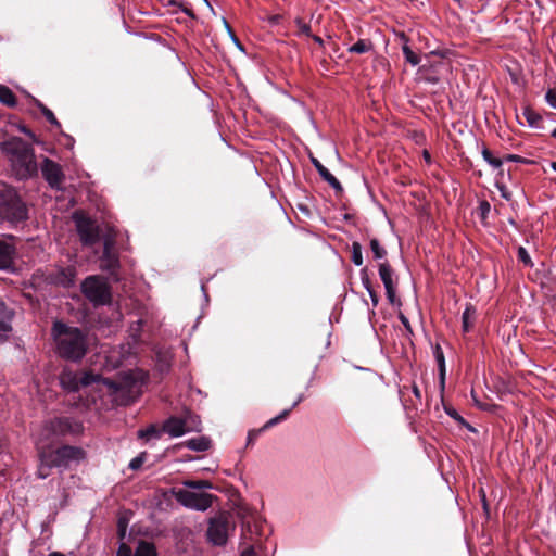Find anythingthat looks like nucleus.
<instances>
[{
    "label": "nucleus",
    "mask_w": 556,
    "mask_h": 556,
    "mask_svg": "<svg viewBox=\"0 0 556 556\" xmlns=\"http://www.w3.org/2000/svg\"><path fill=\"white\" fill-rule=\"evenodd\" d=\"M379 277L384 286V289L388 287H395L393 281V269L391 268L388 262L380 263L379 266Z\"/></svg>",
    "instance_id": "obj_19"
},
{
    "label": "nucleus",
    "mask_w": 556,
    "mask_h": 556,
    "mask_svg": "<svg viewBox=\"0 0 556 556\" xmlns=\"http://www.w3.org/2000/svg\"><path fill=\"white\" fill-rule=\"evenodd\" d=\"M174 494L176 501L179 504L186 508L198 511L207 510L212 506L213 500L215 498L213 494L204 492L199 493L187 489H179L175 491Z\"/></svg>",
    "instance_id": "obj_7"
},
{
    "label": "nucleus",
    "mask_w": 556,
    "mask_h": 556,
    "mask_svg": "<svg viewBox=\"0 0 556 556\" xmlns=\"http://www.w3.org/2000/svg\"><path fill=\"white\" fill-rule=\"evenodd\" d=\"M77 269L75 266H54L42 273L43 281L47 285L71 288L75 285Z\"/></svg>",
    "instance_id": "obj_8"
},
{
    "label": "nucleus",
    "mask_w": 556,
    "mask_h": 556,
    "mask_svg": "<svg viewBox=\"0 0 556 556\" xmlns=\"http://www.w3.org/2000/svg\"><path fill=\"white\" fill-rule=\"evenodd\" d=\"M311 162L314 165V167L316 168L317 173H319L320 169L325 168V166L316 157L312 156L311 157Z\"/></svg>",
    "instance_id": "obj_48"
},
{
    "label": "nucleus",
    "mask_w": 556,
    "mask_h": 556,
    "mask_svg": "<svg viewBox=\"0 0 556 556\" xmlns=\"http://www.w3.org/2000/svg\"><path fill=\"white\" fill-rule=\"evenodd\" d=\"M83 431V425L72 417H54L46 420L39 433L37 443L46 444L66 435H76Z\"/></svg>",
    "instance_id": "obj_4"
},
{
    "label": "nucleus",
    "mask_w": 556,
    "mask_h": 556,
    "mask_svg": "<svg viewBox=\"0 0 556 556\" xmlns=\"http://www.w3.org/2000/svg\"><path fill=\"white\" fill-rule=\"evenodd\" d=\"M479 211L482 218H485L491 211V205L486 200H482L479 203Z\"/></svg>",
    "instance_id": "obj_41"
},
{
    "label": "nucleus",
    "mask_w": 556,
    "mask_h": 556,
    "mask_svg": "<svg viewBox=\"0 0 556 556\" xmlns=\"http://www.w3.org/2000/svg\"><path fill=\"white\" fill-rule=\"evenodd\" d=\"M223 22H224V25H225V27H226V29H227V33H228L230 36H231V35H235V34H233V31H232V29H231V27H230V25L228 24V22H227L225 18L223 20Z\"/></svg>",
    "instance_id": "obj_55"
},
{
    "label": "nucleus",
    "mask_w": 556,
    "mask_h": 556,
    "mask_svg": "<svg viewBox=\"0 0 556 556\" xmlns=\"http://www.w3.org/2000/svg\"><path fill=\"white\" fill-rule=\"evenodd\" d=\"M0 102L8 106H14L16 104L14 93L10 88L3 85H0Z\"/></svg>",
    "instance_id": "obj_25"
},
{
    "label": "nucleus",
    "mask_w": 556,
    "mask_h": 556,
    "mask_svg": "<svg viewBox=\"0 0 556 556\" xmlns=\"http://www.w3.org/2000/svg\"><path fill=\"white\" fill-rule=\"evenodd\" d=\"M117 531H118L119 539L123 540L125 538V535H126L127 522L124 519H122V518L118 520Z\"/></svg>",
    "instance_id": "obj_44"
},
{
    "label": "nucleus",
    "mask_w": 556,
    "mask_h": 556,
    "mask_svg": "<svg viewBox=\"0 0 556 556\" xmlns=\"http://www.w3.org/2000/svg\"><path fill=\"white\" fill-rule=\"evenodd\" d=\"M289 416V410H282L279 415L276 417L270 418L268 421L265 422V425L260 429H253L250 430L248 433V442L247 444H253L254 441L257 439V437L265 430L278 425L282 420H285Z\"/></svg>",
    "instance_id": "obj_16"
},
{
    "label": "nucleus",
    "mask_w": 556,
    "mask_h": 556,
    "mask_svg": "<svg viewBox=\"0 0 556 556\" xmlns=\"http://www.w3.org/2000/svg\"><path fill=\"white\" fill-rule=\"evenodd\" d=\"M2 151L8 156L12 172L18 180H26L37 175L38 165L34 149L21 138L14 137L2 143Z\"/></svg>",
    "instance_id": "obj_2"
},
{
    "label": "nucleus",
    "mask_w": 556,
    "mask_h": 556,
    "mask_svg": "<svg viewBox=\"0 0 556 556\" xmlns=\"http://www.w3.org/2000/svg\"><path fill=\"white\" fill-rule=\"evenodd\" d=\"M41 173L46 181L51 188L60 189L64 179L61 166L52 160L46 157L40 166Z\"/></svg>",
    "instance_id": "obj_14"
},
{
    "label": "nucleus",
    "mask_w": 556,
    "mask_h": 556,
    "mask_svg": "<svg viewBox=\"0 0 556 556\" xmlns=\"http://www.w3.org/2000/svg\"><path fill=\"white\" fill-rule=\"evenodd\" d=\"M475 311L471 307H467L463 313V327L467 331L470 327V318L473 316Z\"/></svg>",
    "instance_id": "obj_37"
},
{
    "label": "nucleus",
    "mask_w": 556,
    "mask_h": 556,
    "mask_svg": "<svg viewBox=\"0 0 556 556\" xmlns=\"http://www.w3.org/2000/svg\"><path fill=\"white\" fill-rule=\"evenodd\" d=\"M351 251H352V262L356 266H361L363 264V252H362L361 243H358L356 241L353 242Z\"/></svg>",
    "instance_id": "obj_32"
},
{
    "label": "nucleus",
    "mask_w": 556,
    "mask_h": 556,
    "mask_svg": "<svg viewBox=\"0 0 556 556\" xmlns=\"http://www.w3.org/2000/svg\"><path fill=\"white\" fill-rule=\"evenodd\" d=\"M495 187L498 189L501 197L503 199H505L506 201H509L511 199V193L508 191L505 185L496 182Z\"/></svg>",
    "instance_id": "obj_40"
},
{
    "label": "nucleus",
    "mask_w": 556,
    "mask_h": 556,
    "mask_svg": "<svg viewBox=\"0 0 556 556\" xmlns=\"http://www.w3.org/2000/svg\"><path fill=\"white\" fill-rule=\"evenodd\" d=\"M368 294L370 296L374 307H376L379 303V296H378L377 292L375 290H369Z\"/></svg>",
    "instance_id": "obj_47"
},
{
    "label": "nucleus",
    "mask_w": 556,
    "mask_h": 556,
    "mask_svg": "<svg viewBox=\"0 0 556 556\" xmlns=\"http://www.w3.org/2000/svg\"><path fill=\"white\" fill-rule=\"evenodd\" d=\"M372 49V45L369 40L359 39L357 42L349 48V52L363 54Z\"/></svg>",
    "instance_id": "obj_27"
},
{
    "label": "nucleus",
    "mask_w": 556,
    "mask_h": 556,
    "mask_svg": "<svg viewBox=\"0 0 556 556\" xmlns=\"http://www.w3.org/2000/svg\"><path fill=\"white\" fill-rule=\"evenodd\" d=\"M399 319L401 320V323L404 326V328L406 329V331L408 333H412L413 330H412V327H410L408 318L404 314H400L399 315Z\"/></svg>",
    "instance_id": "obj_45"
},
{
    "label": "nucleus",
    "mask_w": 556,
    "mask_h": 556,
    "mask_svg": "<svg viewBox=\"0 0 556 556\" xmlns=\"http://www.w3.org/2000/svg\"><path fill=\"white\" fill-rule=\"evenodd\" d=\"M435 358H437V362H438V364L440 366L441 375L443 376L444 375L445 361H444V355H443V353H442V351L440 350L439 346L437 348V351H435Z\"/></svg>",
    "instance_id": "obj_43"
},
{
    "label": "nucleus",
    "mask_w": 556,
    "mask_h": 556,
    "mask_svg": "<svg viewBox=\"0 0 556 556\" xmlns=\"http://www.w3.org/2000/svg\"><path fill=\"white\" fill-rule=\"evenodd\" d=\"M186 446L192 451L205 452L211 446V440L206 437L192 438L186 442Z\"/></svg>",
    "instance_id": "obj_20"
},
{
    "label": "nucleus",
    "mask_w": 556,
    "mask_h": 556,
    "mask_svg": "<svg viewBox=\"0 0 556 556\" xmlns=\"http://www.w3.org/2000/svg\"><path fill=\"white\" fill-rule=\"evenodd\" d=\"M241 556H256V554L254 552V548L250 546L241 553Z\"/></svg>",
    "instance_id": "obj_51"
},
{
    "label": "nucleus",
    "mask_w": 556,
    "mask_h": 556,
    "mask_svg": "<svg viewBox=\"0 0 556 556\" xmlns=\"http://www.w3.org/2000/svg\"><path fill=\"white\" fill-rule=\"evenodd\" d=\"M134 556H157V554L152 543L140 541Z\"/></svg>",
    "instance_id": "obj_23"
},
{
    "label": "nucleus",
    "mask_w": 556,
    "mask_h": 556,
    "mask_svg": "<svg viewBox=\"0 0 556 556\" xmlns=\"http://www.w3.org/2000/svg\"><path fill=\"white\" fill-rule=\"evenodd\" d=\"M163 431V428L160 429L157 428L155 425H150L148 428L146 429H140L138 431V437L141 438V439H146L147 441L151 440V439H159L161 437Z\"/></svg>",
    "instance_id": "obj_22"
},
{
    "label": "nucleus",
    "mask_w": 556,
    "mask_h": 556,
    "mask_svg": "<svg viewBox=\"0 0 556 556\" xmlns=\"http://www.w3.org/2000/svg\"><path fill=\"white\" fill-rule=\"evenodd\" d=\"M445 413L453 418L454 420L458 421L459 424L466 426L469 430H473V428L467 424V421L457 413V410L453 407H445Z\"/></svg>",
    "instance_id": "obj_33"
},
{
    "label": "nucleus",
    "mask_w": 556,
    "mask_h": 556,
    "mask_svg": "<svg viewBox=\"0 0 556 556\" xmlns=\"http://www.w3.org/2000/svg\"><path fill=\"white\" fill-rule=\"evenodd\" d=\"M48 556H65V555L62 553H59V552H52Z\"/></svg>",
    "instance_id": "obj_58"
},
{
    "label": "nucleus",
    "mask_w": 556,
    "mask_h": 556,
    "mask_svg": "<svg viewBox=\"0 0 556 556\" xmlns=\"http://www.w3.org/2000/svg\"><path fill=\"white\" fill-rule=\"evenodd\" d=\"M62 384L70 391H76L80 387H88L93 383L101 382L108 388L111 394H115L119 390V384L109 378H103L99 374L81 372L79 376L63 375L61 378Z\"/></svg>",
    "instance_id": "obj_6"
},
{
    "label": "nucleus",
    "mask_w": 556,
    "mask_h": 556,
    "mask_svg": "<svg viewBox=\"0 0 556 556\" xmlns=\"http://www.w3.org/2000/svg\"><path fill=\"white\" fill-rule=\"evenodd\" d=\"M184 485L191 490H206L213 488L212 483L207 480H186L184 481Z\"/></svg>",
    "instance_id": "obj_30"
},
{
    "label": "nucleus",
    "mask_w": 556,
    "mask_h": 556,
    "mask_svg": "<svg viewBox=\"0 0 556 556\" xmlns=\"http://www.w3.org/2000/svg\"><path fill=\"white\" fill-rule=\"evenodd\" d=\"M359 276H361L362 285L367 290V292H369V290H374L370 279H369L368 269L366 267L361 269Z\"/></svg>",
    "instance_id": "obj_36"
},
{
    "label": "nucleus",
    "mask_w": 556,
    "mask_h": 556,
    "mask_svg": "<svg viewBox=\"0 0 556 556\" xmlns=\"http://www.w3.org/2000/svg\"><path fill=\"white\" fill-rule=\"evenodd\" d=\"M545 101L547 104L556 110V89H548L545 93Z\"/></svg>",
    "instance_id": "obj_39"
},
{
    "label": "nucleus",
    "mask_w": 556,
    "mask_h": 556,
    "mask_svg": "<svg viewBox=\"0 0 556 556\" xmlns=\"http://www.w3.org/2000/svg\"><path fill=\"white\" fill-rule=\"evenodd\" d=\"M147 458V453L143 452V453H140L138 456H136L135 458H132L128 465V467L131 469V470H138L141 468V466L143 465L144 460Z\"/></svg>",
    "instance_id": "obj_35"
},
{
    "label": "nucleus",
    "mask_w": 556,
    "mask_h": 556,
    "mask_svg": "<svg viewBox=\"0 0 556 556\" xmlns=\"http://www.w3.org/2000/svg\"><path fill=\"white\" fill-rule=\"evenodd\" d=\"M73 218L77 233L84 245H93L100 240V229L93 220L81 213H75Z\"/></svg>",
    "instance_id": "obj_10"
},
{
    "label": "nucleus",
    "mask_w": 556,
    "mask_h": 556,
    "mask_svg": "<svg viewBox=\"0 0 556 556\" xmlns=\"http://www.w3.org/2000/svg\"><path fill=\"white\" fill-rule=\"evenodd\" d=\"M34 103L37 105V108L41 111L43 116L47 118V121L56 126L60 127V123L58 122L56 117L54 116L53 112L48 109L45 104H42L39 100L33 99Z\"/></svg>",
    "instance_id": "obj_28"
},
{
    "label": "nucleus",
    "mask_w": 556,
    "mask_h": 556,
    "mask_svg": "<svg viewBox=\"0 0 556 556\" xmlns=\"http://www.w3.org/2000/svg\"><path fill=\"white\" fill-rule=\"evenodd\" d=\"M304 400V394H300L296 400L293 402L290 408H287L286 410H289V414L293 408H295L302 401Z\"/></svg>",
    "instance_id": "obj_49"
},
{
    "label": "nucleus",
    "mask_w": 556,
    "mask_h": 556,
    "mask_svg": "<svg viewBox=\"0 0 556 556\" xmlns=\"http://www.w3.org/2000/svg\"><path fill=\"white\" fill-rule=\"evenodd\" d=\"M46 452L56 468H66L70 466L71 462L79 460L84 456L81 448L70 445H63L52 450L48 446V443H46Z\"/></svg>",
    "instance_id": "obj_11"
},
{
    "label": "nucleus",
    "mask_w": 556,
    "mask_h": 556,
    "mask_svg": "<svg viewBox=\"0 0 556 556\" xmlns=\"http://www.w3.org/2000/svg\"><path fill=\"white\" fill-rule=\"evenodd\" d=\"M402 39L404 40V43L402 46V52L404 54L405 61L409 63L412 66H417L421 61L420 56L410 49V47L407 43L408 39L405 37V35H402Z\"/></svg>",
    "instance_id": "obj_21"
},
{
    "label": "nucleus",
    "mask_w": 556,
    "mask_h": 556,
    "mask_svg": "<svg viewBox=\"0 0 556 556\" xmlns=\"http://www.w3.org/2000/svg\"><path fill=\"white\" fill-rule=\"evenodd\" d=\"M38 456H39V466L37 469V477L40 479H46L50 476L51 469L55 467V465L51 462L52 459L49 457L46 452V444L37 443Z\"/></svg>",
    "instance_id": "obj_15"
},
{
    "label": "nucleus",
    "mask_w": 556,
    "mask_h": 556,
    "mask_svg": "<svg viewBox=\"0 0 556 556\" xmlns=\"http://www.w3.org/2000/svg\"><path fill=\"white\" fill-rule=\"evenodd\" d=\"M386 295L390 304H400V301L396 298V287H388V289H386Z\"/></svg>",
    "instance_id": "obj_38"
},
{
    "label": "nucleus",
    "mask_w": 556,
    "mask_h": 556,
    "mask_svg": "<svg viewBox=\"0 0 556 556\" xmlns=\"http://www.w3.org/2000/svg\"><path fill=\"white\" fill-rule=\"evenodd\" d=\"M296 26L301 34L311 36V26L307 23L296 20Z\"/></svg>",
    "instance_id": "obj_42"
},
{
    "label": "nucleus",
    "mask_w": 556,
    "mask_h": 556,
    "mask_svg": "<svg viewBox=\"0 0 556 556\" xmlns=\"http://www.w3.org/2000/svg\"><path fill=\"white\" fill-rule=\"evenodd\" d=\"M200 421L197 416L188 413L184 418L169 417L163 425V431L173 438L181 437L187 432L200 431Z\"/></svg>",
    "instance_id": "obj_9"
},
{
    "label": "nucleus",
    "mask_w": 556,
    "mask_h": 556,
    "mask_svg": "<svg viewBox=\"0 0 556 556\" xmlns=\"http://www.w3.org/2000/svg\"><path fill=\"white\" fill-rule=\"evenodd\" d=\"M482 157L493 168H500L503 164V161L498 157H494L492 152L486 148L482 150Z\"/></svg>",
    "instance_id": "obj_31"
},
{
    "label": "nucleus",
    "mask_w": 556,
    "mask_h": 556,
    "mask_svg": "<svg viewBox=\"0 0 556 556\" xmlns=\"http://www.w3.org/2000/svg\"><path fill=\"white\" fill-rule=\"evenodd\" d=\"M223 22H224V25H225V27H226V29H227V33H228L230 36H231V35H235V34H233V31H232V29H231V27H230V25L228 24V22H227L225 18L223 20Z\"/></svg>",
    "instance_id": "obj_54"
},
{
    "label": "nucleus",
    "mask_w": 556,
    "mask_h": 556,
    "mask_svg": "<svg viewBox=\"0 0 556 556\" xmlns=\"http://www.w3.org/2000/svg\"><path fill=\"white\" fill-rule=\"evenodd\" d=\"M15 249L5 241L0 240V270H8L13 265Z\"/></svg>",
    "instance_id": "obj_17"
},
{
    "label": "nucleus",
    "mask_w": 556,
    "mask_h": 556,
    "mask_svg": "<svg viewBox=\"0 0 556 556\" xmlns=\"http://www.w3.org/2000/svg\"><path fill=\"white\" fill-rule=\"evenodd\" d=\"M369 245H370V250L374 254V257L376 260H382L386 257L387 255V251L386 249L380 244L379 240L377 238H371L370 239V242H369Z\"/></svg>",
    "instance_id": "obj_29"
},
{
    "label": "nucleus",
    "mask_w": 556,
    "mask_h": 556,
    "mask_svg": "<svg viewBox=\"0 0 556 556\" xmlns=\"http://www.w3.org/2000/svg\"><path fill=\"white\" fill-rule=\"evenodd\" d=\"M115 240L112 236L108 235L103 239V253L101 256L100 267L102 270L109 271L112 276L115 275L119 266V261L114 252Z\"/></svg>",
    "instance_id": "obj_13"
},
{
    "label": "nucleus",
    "mask_w": 556,
    "mask_h": 556,
    "mask_svg": "<svg viewBox=\"0 0 556 556\" xmlns=\"http://www.w3.org/2000/svg\"><path fill=\"white\" fill-rule=\"evenodd\" d=\"M182 12L186 13L188 16L193 17V13H192V11L190 9L184 8Z\"/></svg>",
    "instance_id": "obj_57"
},
{
    "label": "nucleus",
    "mask_w": 556,
    "mask_h": 556,
    "mask_svg": "<svg viewBox=\"0 0 556 556\" xmlns=\"http://www.w3.org/2000/svg\"><path fill=\"white\" fill-rule=\"evenodd\" d=\"M52 337L56 345L58 354L65 359L80 361L88 349L87 337L77 327H72L63 321H54Z\"/></svg>",
    "instance_id": "obj_1"
},
{
    "label": "nucleus",
    "mask_w": 556,
    "mask_h": 556,
    "mask_svg": "<svg viewBox=\"0 0 556 556\" xmlns=\"http://www.w3.org/2000/svg\"><path fill=\"white\" fill-rule=\"evenodd\" d=\"M522 115L530 127H539L542 122L541 115L528 106L523 109Z\"/></svg>",
    "instance_id": "obj_24"
},
{
    "label": "nucleus",
    "mask_w": 556,
    "mask_h": 556,
    "mask_svg": "<svg viewBox=\"0 0 556 556\" xmlns=\"http://www.w3.org/2000/svg\"><path fill=\"white\" fill-rule=\"evenodd\" d=\"M14 311L9 308L0 296V331L10 332L12 330V320Z\"/></svg>",
    "instance_id": "obj_18"
},
{
    "label": "nucleus",
    "mask_w": 556,
    "mask_h": 556,
    "mask_svg": "<svg viewBox=\"0 0 556 556\" xmlns=\"http://www.w3.org/2000/svg\"><path fill=\"white\" fill-rule=\"evenodd\" d=\"M505 160L516 163H526V160L517 154H508L506 155Z\"/></svg>",
    "instance_id": "obj_46"
},
{
    "label": "nucleus",
    "mask_w": 556,
    "mask_h": 556,
    "mask_svg": "<svg viewBox=\"0 0 556 556\" xmlns=\"http://www.w3.org/2000/svg\"><path fill=\"white\" fill-rule=\"evenodd\" d=\"M319 176L327 181L337 192H341L343 190L340 181L325 167L320 169L318 173Z\"/></svg>",
    "instance_id": "obj_26"
},
{
    "label": "nucleus",
    "mask_w": 556,
    "mask_h": 556,
    "mask_svg": "<svg viewBox=\"0 0 556 556\" xmlns=\"http://www.w3.org/2000/svg\"><path fill=\"white\" fill-rule=\"evenodd\" d=\"M551 167L553 168V170H555V172H556V162H552V163H551Z\"/></svg>",
    "instance_id": "obj_61"
},
{
    "label": "nucleus",
    "mask_w": 556,
    "mask_h": 556,
    "mask_svg": "<svg viewBox=\"0 0 556 556\" xmlns=\"http://www.w3.org/2000/svg\"><path fill=\"white\" fill-rule=\"evenodd\" d=\"M231 40L235 42V45L240 49L243 50L239 39L236 37V35H231Z\"/></svg>",
    "instance_id": "obj_53"
},
{
    "label": "nucleus",
    "mask_w": 556,
    "mask_h": 556,
    "mask_svg": "<svg viewBox=\"0 0 556 556\" xmlns=\"http://www.w3.org/2000/svg\"><path fill=\"white\" fill-rule=\"evenodd\" d=\"M204 1H205L206 5H207V7H210V8L212 9V7H211L210 2H208L207 0H204Z\"/></svg>",
    "instance_id": "obj_63"
},
{
    "label": "nucleus",
    "mask_w": 556,
    "mask_h": 556,
    "mask_svg": "<svg viewBox=\"0 0 556 556\" xmlns=\"http://www.w3.org/2000/svg\"><path fill=\"white\" fill-rule=\"evenodd\" d=\"M168 4H169V5H173V7H174V5H178L177 1H175V0H169Z\"/></svg>",
    "instance_id": "obj_60"
},
{
    "label": "nucleus",
    "mask_w": 556,
    "mask_h": 556,
    "mask_svg": "<svg viewBox=\"0 0 556 556\" xmlns=\"http://www.w3.org/2000/svg\"><path fill=\"white\" fill-rule=\"evenodd\" d=\"M552 136H553L554 138H556V127L554 128V130H553V132H552Z\"/></svg>",
    "instance_id": "obj_62"
},
{
    "label": "nucleus",
    "mask_w": 556,
    "mask_h": 556,
    "mask_svg": "<svg viewBox=\"0 0 556 556\" xmlns=\"http://www.w3.org/2000/svg\"><path fill=\"white\" fill-rule=\"evenodd\" d=\"M0 218L17 225L28 218V207L23 202L17 191L5 184L0 182Z\"/></svg>",
    "instance_id": "obj_3"
},
{
    "label": "nucleus",
    "mask_w": 556,
    "mask_h": 556,
    "mask_svg": "<svg viewBox=\"0 0 556 556\" xmlns=\"http://www.w3.org/2000/svg\"><path fill=\"white\" fill-rule=\"evenodd\" d=\"M412 390L416 399L421 400V392L416 384L413 386Z\"/></svg>",
    "instance_id": "obj_52"
},
{
    "label": "nucleus",
    "mask_w": 556,
    "mask_h": 556,
    "mask_svg": "<svg viewBox=\"0 0 556 556\" xmlns=\"http://www.w3.org/2000/svg\"><path fill=\"white\" fill-rule=\"evenodd\" d=\"M518 260L527 267H532L533 263L528 253V251L523 247H519L517 251Z\"/></svg>",
    "instance_id": "obj_34"
},
{
    "label": "nucleus",
    "mask_w": 556,
    "mask_h": 556,
    "mask_svg": "<svg viewBox=\"0 0 556 556\" xmlns=\"http://www.w3.org/2000/svg\"><path fill=\"white\" fill-rule=\"evenodd\" d=\"M229 530L230 523L228 519L219 516L210 520L206 535L211 543L223 546L227 543Z\"/></svg>",
    "instance_id": "obj_12"
},
{
    "label": "nucleus",
    "mask_w": 556,
    "mask_h": 556,
    "mask_svg": "<svg viewBox=\"0 0 556 556\" xmlns=\"http://www.w3.org/2000/svg\"><path fill=\"white\" fill-rule=\"evenodd\" d=\"M130 553V548L127 547L125 544H122L119 546L118 556H128Z\"/></svg>",
    "instance_id": "obj_50"
},
{
    "label": "nucleus",
    "mask_w": 556,
    "mask_h": 556,
    "mask_svg": "<svg viewBox=\"0 0 556 556\" xmlns=\"http://www.w3.org/2000/svg\"><path fill=\"white\" fill-rule=\"evenodd\" d=\"M201 289H202V292H203V295H204L205 301H207V300H208V296H207V292H206V289H205V285H204V283H202V285H201Z\"/></svg>",
    "instance_id": "obj_56"
},
{
    "label": "nucleus",
    "mask_w": 556,
    "mask_h": 556,
    "mask_svg": "<svg viewBox=\"0 0 556 556\" xmlns=\"http://www.w3.org/2000/svg\"><path fill=\"white\" fill-rule=\"evenodd\" d=\"M81 293L93 306L108 305L112 301L111 287L106 279L99 275H91L80 285Z\"/></svg>",
    "instance_id": "obj_5"
},
{
    "label": "nucleus",
    "mask_w": 556,
    "mask_h": 556,
    "mask_svg": "<svg viewBox=\"0 0 556 556\" xmlns=\"http://www.w3.org/2000/svg\"><path fill=\"white\" fill-rule=\"evenodd\" d=\"M314 40H315L317 43H319V45H321V43H323L321 38H320V37H318V36H314Z\"/></svg>",
    "instance_id": "obj_59"
}]
</instances>
